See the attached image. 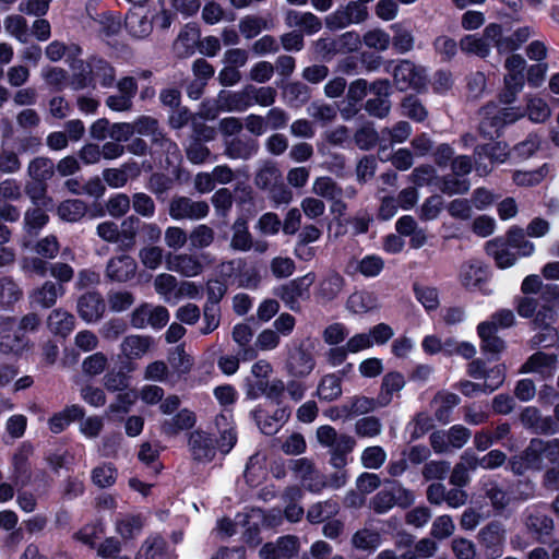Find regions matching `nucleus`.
Here are the masks:
<instances>
[{"label":"nucleus","instance_id":"obj_29","mask_svg":"<svg viewBox=\"0 0 559 559\" xmlns=\"http://www.w3.org/2000/svg\"><path fill=\"white\" fill-rule=\"evenodd\" d=\"M216 106L222 111H245L248 109L245 87L237 92L221 91L216 98Z\"/></svg>","mask_w":559,"mask_h":559},{"label":"nucleus","instance_id":"obj_55","mask_svg":"<svg viewBox=\"0 0 559 559\" xmlns=\"http://www.w3.org/2000/svg\"><path fill=\"white\" fill-rule=\"evenodd\" d=\"M354 140L360 150L369 151L377 143L381 145V132L378 133L371 124H366L356 131Z\"/></svg>","mask_w":559,"mask_h":559},{"label":"nucleus","instance_id":"obj_37","mask_svg":"<svg viewBox=\"0 0 559 559\" xmlns=\"http://www.w3.org/2000/svg\"><path fill=\"white\" fill-rule=\"evenodd\" d=\"M557 361L556 355H548L542 352L533 354L521 367V372L550 373Z\"/></svg>","mask_w":559,"mask_h":559},{"label":"nucleus","instance_id":"obj_14","mask_svg":"<svg viewBox=\"0 0 559 559\" xmlns=\"http://www.w3.org/2000/svg\"><path fill=\"white\" fill-rule=\"evenodd\" d=\"M285 25L289 28H300L308 35L318 33L322 28L321 20L312 12H300L288 9L284 13Z\"/></svg>","mask_w":559,"mask_h":559},{"label":"nucleus","instance_id":"obj_8","mask_svg":"<svg viewBox=\"0 0 559 559\" xmlns=\"http://www.w3.org/2000/svg\"><path fill=\"white\" fill-rule=\"evenodd\" d=\"M486 559H499L504 552L506 530L499 522H490L478 533Z\"/></svg>","mask_w":559,"mask_h":559},{"label":"nucleus","instance_id":"obj_39","mask_svg":"<svg viewBox=\"0 0 559 559\" xmlns=\"http://www.w3.org/2000/svg\"><path fill=\"white\" fill-rule=\"evenodd\" d=\"M478 335L481 338V348L484 352L491 354H500L503 352L506 345L503 340L496 335L492 324L481 322L477 326Z\"/></svg>","mask_w":559,"mask_h":559},{"label":"nucleus","instance_id":"obj_32","mask_svg":"<svg viewBox=\"0 0 559 559\" xmlns=\"http://www.w3.org/2000/svg\"><path fill=\"white\" fill-rule=\"evenodd\" d=\"M74 323V317L61 308L52 310L47 318L49 330L62 336L68 335L73 330Z\"/></svg>","mask_w":559,"mask_h":559},{"label":"nucleus","instance_id":"obj_51","mask_svg":"<svg viewBox=\"0 0 559 559\" xmlns=\"http://www.w3.org/2000/svg\"><path fill=\"white\" fill-rule=\"evenodd\" d=\"M86 204L82 200H67L58 206V215L67 222H78L86 213Z\"/></svg>","mask_w":559,"mask_h":559},{"label":"nucleus","instance_id":"obj_10","mask_svg":"<svg viewBox=\"0 0 559 559\" xmlns=\"http://www.w3.org/2000/svg\"><path fill=\"white\" fill-rule=\"evenodd\" d=\"M393 80L400 91L419 90L426 85V73L408 60L401 61L393 71Z\"/></svg>","mask_w":559,"mask_h":559},{"label":"nucleus","instance_id":"obj_40","mask_svg":"<svg viewBox=\"0 0 559 559\" xmlns=\"http://www.w3.org/2000/svg\"><path fill=\"white\" fill-rule=\"evenodd\" d=\"M71 68L73 74L70 84L73 90H83L94 84L91 58L86 62L83 60L74 61Z\"/></svg>","mask_w":559,"mask_h":559},{"label":"nucleus","instance_id":"obj_35","mask_svg":"<svg viewBox=\"0 0 559 559\" xmlns=\"http://www.w3.org/2000/svg\"><path fill=\"white\" fill-rule=\"evenodd\" d=\"M178 278L170 273H159L154 277L153 286L156 294L168 304L176 299Z\"/></svg>","mask_w":559,"mask_h":559},{"label":"nucleus","instance_id":"obj_49","mask_svg":"<svg viewBox=\"0 0 559 559\" xmlns=\"http://www.w3.org/2000/svg\"><path fill=\"white\" fill-rule=\"evenodd\" d=\"M270 27L267 20L259 15H246L239 21V31L247 39L258 36Z\"/></svg>","mask_w":559,"mask_h":559},{"label":"nucleus","instance_id":"obj_62","mask_svg":"<svg viewBox=\"0 0 559 559\" xmlns=\"http://www.w3.org/2000/svg\"><path fill=\"white\" fill-rule=\"evenodd\" d=\"M526 111L528 118L534 122H545L550 117L548 104L539 97L527 98Z\"/></svg>","mask_w":559,"mask_h":559},{"label":"nucleus","instance_id":"obj_63","mask_svg":"<svg viewBox=\"0 0 559 559\" xmlns=\"http://www.w3.org/2000/svg\"><path fill=\"white\" fill-rule=\"evenodd\" d=\"M168 361L171 368L180 374L189 372L192 367V359L186 353L182 345L176 346L169 353Z\"/></svg>","mask_w":559,"mask_h":559},{"label":"nucleus","instance_id":"obj_11","mask_svg":"<svg viewBox=\"0 0 559 559\" xmlns=\"http://www.w3.org/2000/svg\"><path fill=\"white\" fill-rule=\"evenodd\" d=\"M132 126H134V133L151 136L152 142L159 145L168 154L176 155V157L179 156L177 144L163 135L158 128V121L155 118L141 116L132 122Z\"/></svg>","mask_w":559,"mask_h":559},{"label":"nucleus","instance_id":"obj_3","mask_svg":"<svg viewBox=\"0 0 559 559\" xmlns=\"http://www.w3.org/2000/svg\"><path fill=\"white\" fill-rule=\"evenodd\" d=\"M311 192L330 202V212L336 217H343L347 212L345 200H353L357 195L354 186L342 187L329 176L317 177L311 187Z\"/></svg>","mask_w":559,"mask_h":559},{"label":"nucleus","instance_id":"obj_48","mask_svg":"<svg viewBox=\"0 0 559 559\" xmlns=\"http://www.w3.org/2000/svg\"><path fill=\"white\" fill-rule=\"evenodd\" d=\"M379 406L378 399L355 396L344 405V411L347 416L358 417L373 412Z\"/></svg>","mask_w":559,"mask_h":559},{"label":"nucleus","instance_id":"obj_4","mask_svg":"<svg viewBox=\"0 0 559 559\" xmlns=\"http://www.w3.org/2000/svg\"><path fill=\"white\" fill-rule=\"evenodd\" d=\"M166 269L185 277H197L203 273L206 265L213 263L210 253L178 252L166 254Z\"/></svg>","mask_w":559,"mask_h":559},{"label":"nucleus","instance_id":"obj_61","mask_svg":"<svg viewBox=\"0 0 559 559\" xmlns=\"http://www.w3.org/2000/svg\"><path fill=\"white\" fill-rule=\"evenodd\" d=\"M238 441L236 427L231 426L219 431V437L215 436V452L227 455L235 448Z\"/></svg>","mask_w":559,"mask_h":559},{"label":"nucleus","instance_id":"obj_2","mask_svg":"<svg viewBox=\"0 0 559 559\" xmlns=\"http://www.w3.org/2000/svg\"><path fill=\"white\" fill-rule=\"evenodd\" d=\"M40 318L35 312L24 314L20 320L11 316H0V352L15 357L22 356L32 347L26 333L36 332Z\"/></svg>","mask_w":559,"mask_h":559},{"label":"nucleus","instance_id":"obj_38","mask_svg":"<svg viewBox=\"0 0 559 559\" xmlns=\"http://www.w3.org/2000/svg\"><path fill=\"white\" fill-rule=\"evenodd\" d=\"M282 179L280 168L273 162H264L254 177V185L261 190H269Z\"/></svg>","mask_w":559,"mask_h":559},{"label":"nucleus","instance_id":"obj_42","mask_svg":"<svg viewBox=\"0 0 559 559\" xmlns=\"http://www.w3.org/2000/svg\"><path fill=\"white\" fill-rule=\"evenodd\" d=\"M346 307L354 313H366L378 307V299L371 293L355 292L348 297Z\"/></svg>","mask_w":559,"mask_h":559},{"label":"nucleus","instance_id":"obj_1","mask_svg":"<svg viewBox=\"0 0 559 559\" xmlns=\"http://www.w3.org/2000/svg\"><path fill=\"white\" fill-rule=\"evenodd\" d=\"M535 34L530 26H521L510 35H504L500 24L490 23L481 36L466 35L460 40V48L463 52L475 55L479 58H487L490 55L491 47H495L499 53H507L519 50Z\"/></svg>","mask_w":559,"mask_h":559},{"label":"nucleus","instance_id":"obj_6","mask_svg":"<svg viewBox=\"0 0 559 559\" xmlns=\"http://www.w3.org/2000/svg\"><path fill=\"white\" fill-rule=\"evenodd\" d=\"M316 281L314 273H307L297 277L276 290V296L293 311H299L300 299H308L310 296V287Z\"/></svg>","mask_w":559,"mask_h":559},{"label":"nucleus","instance_id":"obj_22","mask_svg":"<svg viewBox=\"0 0 559 559\" xmlns=\"http://www.w3.org/2000/svg\"><path fill=\"white\" fill-rule=\"evenodd\" d=\"M485 249L500 269L511 267L516 262L515 253L509 249L507 240L502 238H495L488 241Z\"/></svg>","mask_w":559,"mask_h":559},{"label":"nucleus","instance_id":"obj_18","mask_svg":"<svg viewBox=\"0 0 559 559\" xmlns=\"http://www.w3.org/2000/svg\"><path fill=\"white\" fill-rule=\"evenodd\" d=\"M31 451V448L28 451L21 449L12 456V474L10 478L15 486L25 487L32 479V467L28 460Z\"/></svg>","mask_w":559,"mask_h":559},{"label":"nucleus","instance_id":"obj_57","mask_svg":"<svg viewBox=\"0 0 559 559\" xmlns=\"http://www.w3.org/2000/svg\"><path fill=\"white\" fill-rule=\"evenodd\" d=\"M118 472L112 463H105L92 471V480L99 488H107L115 484Z\"/></svg>","mask_w":559,"mask_h":559},{"label":"nucleus","instance_id":"obj_64","mask_svg":"<svg viewBox=\"0 0 559 559\" xmlns=\"http://www.w3.org/2000/svg\"><path fill=\"white\" fill-rule=\"evenodd\" d=\"M131 206V199L126 193H117L106 202V210L111 217L124 216Z\"/></svg>","mask_w":559,"mask_h":559},{"label":"nucleus","instance_id":"obj_26","mask_svg":"<svg viewBox=\"0 0 559 559\" xmlns=\"http://www.w3.org/2000/svg\"><path fill=\"white\" fill-rule=\"evenodd\" d=\"M258 148L259 145L253 140L233 138L225 141L224 154L231 159H249Z\"/></svg>","mask_w":559,"mask_h":559},{"label":"nucleus","instance_id":"obj_24","mask_svg":"<svg viewBox=\"0 0 559 559\" xmlns=\"http://www.w3.org/2000/svg\"><path fill=\"white\" fill-rule=\"evenodd\" d=\"M412 134V127L407 121H399L392 127L381 129V150L384 153L389 145L404 143Z\"/></svg>","mask_w":559,"mask_h":559},{"label":"nucleus","instance_id":"obj_21","mask_svg":"<svg viewBox=\"0 0 559 559\" xmlns=\"http://www.w3.org/2000/svg\"><path fill=\"white\" fill-rule=\"evenodd\" d=\"M460 396L445 390L435 394L429 407L437 419H445L452 415V411L460 404Z\"/></svg>","mask_w":559,"mask_h":559},{"label":"nucleus","instance_id":"obj_7","mask_svg":"<svg viewBox=\"0 0 559 559\" xmlns=\"http://www.w3.org/2000/svg\"><path fill=\"white\" fill-rule=\"evenodd\" d=\"M168 213L175 221H200L209 215L210 205L206 201L176 195L169 202Z\"/></svg>","mask_w":559,"mask_h":559},{"label":"nucleus","instance_id":"obj_46","mask_svg":"<svg viewBox=\"0 0 559 559\" xmlns=\"http://www.w3.org/2000/svg\"><path fill=\"white\" fill-rule=\"evenodd\" d=\"M4 31L22 44L29 38L27 21L19 14L8 15L3 21Z\"/></svg>","mask_w":559,"mask_h":559},{"label":"nucleus","instance_id":"obj_33","mask_svg":"<svg viewBox=\"0 0 559 559\" xmlns=\"http://www.w3.org/2000/svg\"><path fill=\"white\" fill-rule=\"evenodd\" d=\"M506 240L509 247L518 251L520 257H531L535 251V245L527 239V234L519 226H512L507 231Z\"/></svg>","mask_w":559,"mask_h":559},{"label":"nucleus","instance_id":"obj_52","mask_svg":"<svg viewBox=\"0 0 559 559\" xmlns=\"http://www.w3.org/2000/svg\"><path fill=\"white\" fill-rule=\"evenodd\" d=\"M308 115L316 121L321 123H330L337 116V108L335 105L326 104L321 100L312 102L307 108Z\"/></svg>","mask_w":559,"mask_h":559},{"label":"nucleus","instance_id":"obj_56","mask_svg":"<svg viewBox=\"0 0 559 559\" xmlns=\"http://www.w3.org/2000/svg\"><path fill=\"white\" fill-rule=\"evenodd\" d=\"M139 223L140 219L134 215L128 216L126 219L122 221L120 229V247L122 249L129 250L134 247Z\"/></svg>","mask_w":559,"mask_h":559},{"label":"nucleus","instance_id":"obj_58","mask_svg":"<svg viewBox=\"0 0 559 559\" xmlns=\"http://www.w3.org/2000/svg\"><path fill=\"white\" fill-rule=\"evenodd\" d=\"M527 527L539 535L548 536L554 531V520L550 515L536 511L528 515Z\"/></svg>","mask_w":559,"mask_h":559},{"label":"nucleus","instance_id":"obj_19","mask_svg":"<svg viewBox=\"0 0 559 559\" xmlns=\"http://www.w3.org/2000/svg\"><path fill=\"white\" fill-rule=\"evenodd\" d=\"M63 294L64 288L61 284L47 281L29 294V300L41 308H50Z\"/></svg>","mask_w":559,"mask_h":559},{"label":"nucleus","instance_id":"obj_44","mask_svg":"<svg viewBox=\"0 0 559 559\" xmlns=\"http://www.w3.org/2000/svg\"><path fill=\"white\" fill-rule=\"evenodd\" d=\"M27 173L33 180L44 182L50 179L55 173L53 162L44 156L35 157L29 162Z\"/></svg>","mask_w":559,"mask_h":559},{"label":"nucleus","instance_id":"obj_20","mask_svg":"<svg viewBox=\"0 0 559 559\" xmlns=\"http://www.w3.org/2000/svg\"><path fill=\"white\" fill-rule=\"evenodd\" d=\"M405 384V378L401 372H388L382 378L381 388L378 395L379 405H389L392 402L394 395H397L404 389Z\"/></svg>","mask_w":559,"mask_h":559},{"label":"nucleus","instance_id":"obj_25","mask_svg":"<svg viewBox=\"0 0 559 559\" xmlns=\"http://www.w3.org/2000/svg\"><path fill=\"white\" fill-rule=\"evenodd\" d=\"M248 108L258 105L261 107H271L276 102L277 91L270 85L255 86L248 84L245 86Z\"/></svg>","mask_w":559,"mask_h":559},{"label":"nucleus","instance_id":"obj_31","mask_svg":"<svg viewBox=\"0 0 559 559\" xmlns=\"http://www.w3.org/2000/svg\"><path fill=\"white\" fill-rule=\"evenodd\" d=\"M216 239V233L207 224H199L189 231V246L192 250L202 251L211 247Z\"/></svg>","mask_w":559,"mask_h":559},{"label":"nucleus","instance_id":"obj_54","mask_svg":"<svg viewBox=\"0 0 559 559\" xmlns=\"http://www.w3.org/2000/svg\"><path fill=\"white\" fill-rule=\"evenodd\" d=\"M395 506L394 491L386 483L385 487L378 491L370 500V508L377 514H384Z\"/></svg>","mask_w":559,"mask_h":559},{"label":"nucleus","instance_id":"obj_53","mask_svg":"<svg viewBox=\"0 0 559 559\" xmlns=\"http://www.w3.org/2000/svg\"><path fill=\"white\" fill-rule=\"evenodd\" d=\"M352 543L357 549L373 551L379 547L381 539L379 533L362 528L353 535Z\"/></svg>","mask_w":559,"mask_h":559},{"label":"nucleus","instance_id":"obj_13","mask_svg":"<svg viewBox=\"0 0 559 559\" xmlns=\"http://www.w3.org/2000/svg\"><path fill=\"white\" fill-rule=\"evenodd\" d=\"M76 309L82 320L92 323L97 322L103 317L106 305L98 293L90 292L79 298Z\"/></svg>","mask_w":559,"mask_h":559},{"label":"nucleus","instance_id":"obj_50","mask_svg":"<svg viewBox=\"0 0 559 559\" xmlns=\"http://www.w3.org/2000/svg\"><path fill=\"white\" fill-rule=\"evenodd\" d=\"M138 257L145 269L155 271L163 264L164 249L159 246L147 245L139 250Z\"/></svg>","mask_w":559,"mask_h":559},{"label":"nucleus","instance_id":"obj_9","mask_svg":"<svg viewBox=\"0 0 559 559\" xmlns=\"http://www.w3.org/2000/svg\"><path fill=\"white\" fill-rule=\"evenodd\" d=\"M116 87L118 93L107 96L105 105L112 111H130L139 88L135 78L123 76L117 81Z\"/></svg>","mask_w":559,"mask_h":559},{"label":"nucleus","instance_id":"obj_34","mask_svg":"<svg viewBox=\"0 0 559 559\" xmlns=\"http://www.w3.org/2000/svg\"><path fill=\"white\" fill-rule=\"evenodd\" d=\"M199 33L193 27H185L173 44V49L179 58H187L194 52Z\"/></svg>","mask_w":559,"mask_h":559},{"label":"nucleus","instance_id":"obj_59","mask_svg":"<svg viewBox=\"0 0 559 559\" xmlns=\"http://www.w3.org/2000/svg\"><path fill=\"white\" fill-rule=\"evenodd\" d=\"M164 241L168 249L178 251L189 242V233L179 226H169L165 229Z\"/></svg>","mask_w":559,"mask_h":559},{"label":"nucleus","instance_id":"obj_45","mask_svg":"<svg viewBox=\"0 0 559 559\" xmlns=\"http://www.w3.org/2000/svg\"><path fill=\"white\" fill-rule=\"evenodd\" d=\"M126 27L130 35L135 38H145L153 29L152 21L146 15L136 12L127 15Z\"/></svg>","mask_w":559,"mask_h":559},{"label":"nucleus","instance_id":"obj_60","mask_svg":"<svg viewBox=\"0 0 559 559\" xmlns=\"http://www.w3.org/2000/svg\"><path fill=\"white\" fill-rule=\"evenodd\" d=\"M394 31L393 47L401 53L408 52L414 47V36L411 31L396 23L391 26Z\"/></svg>","mask_w":559,"mask_h":559},{"label":"nucleus","instance_id":"obj_36","mask_svg":"<svg viewBox=\"0 0 559 559\" xmlns=\"http://www.w3.org/2000/svg\"><path fill=\"white\" fill-rule=\"evenodd\" d=\"M348 266L365 277H374L384 269V261L379 255L369 254L360 260H352Z\"/></svg>","mask_w":559,"mask_h":559},{"label":"nucleus","instance_id":"obj_41","mask_svg":"<svg viewBox=\"0 0 559 559\" xmlns=\"http://www.w3.org/2000/svg\"><path fill=\"white\" fill-rule=\"evenodd\" d=\"M283 96L290 106L299 107L309 102L310 88L301 82H288L282 87Z\"/></svg>","mask_w":559,"mask_h":559},{"label":"nucleus","instance_id":"obj_27","mask_svg":"<svg viewBox=\"0 0 559 559\" xmlns=\"http://www.w3.org/2000/svg\"><path fill=\"white\" fill-rule=\"evenodd\" d=\"M231 239L229 247L235 251L247 252L253 247V239L245 218H237L231 225Z\"/></svg>","mask_w":559,"mask_h":559},{"label":"nucleus","instance_id":"obj_16","mask_svg":"<svg viewBox=\"0 0 559 559\" xmlns=\"http://www.w3.org/2000/svg\"><path fill=\"white\" fill-rule=\"evenodd\" d=\"M488 278L487 266L480 261L471 260L462 264L460 281L467 289H480L481 284Z\"/></svg>","mask_w":559,"mask_h":559},{"label":"nucleus","instance_id":"obj_28","mask_svg":"<svg viewBox=\"0 0 559 559\" xmlns=\"http://www.w3.org/2000/svg\"><path fill=\"white\" fill-rule=\"evenodd\" d=\"M145 525V518L141 514H126L116 521V531L123 540L134 539L141 534Z\"/></svg>","mask_w":559,"mask_h":559},{"label":"nucleus","instance_id":"obj_15","mask_svg":"<svg viewBox=\"0 0 559 559\" xmlns=\"http://www.w3.org/2000/svg\"><path fill=\"white\" fill-rule=\"evenodd\" d=\"M316 366V360L310 352L302 346L296 347L289 353L287 359V370L296 378H305L312 372Z\"/></svg>","mask_w":559,"mask_h":559},{"label":"nucleus","instance_id":"obj_23","mask_svg":"<svg viewBox=\"0 0 559 559\" xmlns=\"http://www.w3.org/2000/svg\"><path fill=\"white\" fill-rule=\"evenodd\" d=\"M480 115L485 120H490V126L496 129L502 128L504 124L515 122L523 116L522 112L515 111L513 108L498 110L493 103H489L480 109Z\"/></svg>","mask_w":559,"mask_h":559},{"label":"nucleus","instance_id":"obj_30","mask_svg":"<svg viewBox=\"0 0 559 559\" xmlns=\"http://www.w3.org/2000/svg\"><path fill=\"white\" fill-rule=\"evenodd\" d=\"M151 344L148 336L130 335L123 338L120 349L128 359H140L148 352Z\"/></svg>","mask_w":559,"mask_h":559},{"label":"nucleus","instance_id":"obj_43","mask_svg":"<svg viewBox=\"0 0 559 559\" xmlns=\"http://www.w3.org/2000/svg\"><path fill=\"white\" fill-rule=\"evenodd\" d=\"M91 67L93 80H99L103 87H111L116 81V70L106 60L97 57H91Z\"/></svg>","mask_w":559,"mask_h":559},{"label":"nucleus","instance_id":"obj_47","mask_svg":"<svg viewBox=\"0 0 559 559\" xmlns=\"http://www.w3.org/2000/svg\"><path fill=\"white\" fill-rule=\"evenodd\" d=\"M40 76L45 84L56 92L66 88L69 82L68 72L59 67H45L40 71Z\"/></svg>","mask_w":559,"mask_h":559},{"label":"nucleus","instance_id":"obj_17","mask_svg":"<svg viewBox=\"0 0 559 559\" xmlns=\"http://www.w3.org/2000/svg\"><path fill=\"white\" fill-rule=\"evenodd\" d=\"M345 286V278L337 272H330L318 284L316 297L322 302L336 299Z\"/></svg>","mask_w":559,"mask_h":559},{"label":"nucleus","instance_id":"obj_5","mask_svg":"<svg viewBox=\"0 0 559 559\" xmlns=\"http://www.w3.org/2000/svg\"><path fill=\"white\" fill-rule=\"evenodd\" d=\"M191 459L197 463H211L216 456L215 433L193 428L186 433Z\"/></svg>","mask_w":559,"mask_h":559},{"label":"nucleus","instance_id":"obj_12","mask_svg":"<svg viewBox=\"0 0 559 559\" xmlns=\"http://www.w3.org/2000/svg\"><path fill=\"white\" fill-rule=\"evenodd\" d=\"M136 271V261L129 254H120L108 260L105 273L110 281L126 283L135 276Z\"/></svg>","mask_w":559,"mask_h":559}]
</instances>
